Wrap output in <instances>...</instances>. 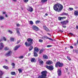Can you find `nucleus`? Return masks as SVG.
Wrapping results in <instances>:
<instances>
[{
  "mask_svg": "<svg viewBox=\"0 0 78 78\" xmlns=\"http://www.w3.org/2000/svg\"><path fill=\"white\" fill-rule=\"evenodd\" d=\"M53 8L56 11L61 12V10L63 9V6L60 3H57L54 6Z\"/></svg>",
  "mask_w": 78,
  "mask_h": 78,
  "instance_id": "1",
  "label": "nucleus"
},
{
  "mask_svg": "<svg viewBox=\"0 0 78 78\" xmlns=\"http://www.w3.org/2000/svg\"><path fill=\"white\" fill-rule=\"evenodd\" d=\"M28 43L27 42H26L25 43V45L26 47H29L33 44V39H31L30 38H29L27 39V40Z\"/></svg>",
  "mask_w": 78,
  "mask_h": 78,
  "instance_id": "2",
  "label": "nucleus"
},
{
  "mask_svg": "<svg viewBox=\"0 0 78 78\" xmlns=\"http://www.w3.org/2000/svg\"><path fill=\"white\" fill-rule=\"evenodd\" d=\"M38 51H39V48H38L37 47H35L34 48V56L37 57V56H38V54L37 53Z\"/></svg>",
  "mask_w": 78,
  "mask_h": 78,
  "instance_id": "3",
  "label": "nucleus"
},
{
  "mask_svg": "<svg viewBox=\"0 0 78 78\" xmlns=\"http://www.w3.org/2000/svg\"><path fill=\"white\" fill-rule=\"evenodd\" d=\"M62 65H63V63L58 62L56 63L55 66L56 67H58V66L59 67H62Z\"/></svg>",
  "mask_w": 78,
  "mask_h": 78,
  "instance_id": "4",
  "label": "nucleus"
},
{
  "mask_svg": "<svg viewBox=\"0 0 78 78\" xmlns=\"http://www.w3.org/2000/svg\"><path fill=\"white\" fill-rule=\"evenodd\" d=\"M46 68L48 69L49 70H53V66H46Z\"/></svg>",
  "mask_w": 78,
  "mask_h": 78,
  "instance_id": "5",
  "label": "nucleus"
},
{
  "mask_svg": "<svg viewBox=\"0 0 78 78\" xmlns=\"http://www.w3.org/2000/svg\"><path fill=\"white\" fill-rule=\"evenodd\" d=\"M68 23H69V21L67 20L64 21H62L61 22V23L62 25H65Z\"/></svg>",
  "mask_w": 78,
  "mask_h": 78,
  "instance_id": "6",
  "label": "nucleus"
},
{
  "mask_svg": "<svg viewBox=\"0 0 78 78\" xmlns=\"http://www.w3.org/2000/svg\"><path fill=\"white\" fill-rule=\"evenodd\" d=\"M32 28L33 30H35V31H38V30H39L38 27L35 26H33Z\"/></svg>",
  "mask_w": 78,
  "mask_h": 78,
  "instance_id": "7",
  "label": "nucleus"
},
{
  "mask_svg": "<svg viewBox=\"0 0 78 78\" xmlns=\"http://www.w3.org/2000/svg\"><path fill=\"white\" fill-rule=\"evenodd\" d=\"M11 53H12V51H8V53L6 54L5 56H9L11 55Z\"/></svg>",
  "mask_w": 78,
  "mask_h": 78,
  "instance_id": "8",
  "label": "nucleus"
},
{
  "mask_svg": "<svg viewBox=\"0 0 78 78\" xmlns=\"http://www.w3.org/2000/svg\"><path fill=\"white\" fill-rule=\"evenodd\" d=\"M58 76H60L61 74H62V73L61 72V69H58L57 71Z\"/></svg>",
  "mask_w": 78,
  "mask_h": 78,
  "instance_id": "9",
  "label": "nucleus"
},
{
  "mask_svg": "<svg viewBox=\"0 0 78 78\" xmlns=\"http://www.w3.org/2000/svg\"><path fill=\"white\" fill-rule=\"evenodd\" d=\"M20 47V45H17L14 48V50L15 51H16Z\"/></svg>",
  "mask_w": 78,
  "mask_h": 78,
  "instance_id": "10",
  "label": "nucleus"
},
{
  "mask_svg": "<svg viewBox=\"0 0 78 78\" xmlns=\"http://www.w3.org/2000/svg\"><path fill=\"white\" fill-rule=\"evenodd\" d=\"M27 10L28 11H30V12H33V9L31 7H29V8L27 9Z\"/></svg>",
  "mask_w": 78,
  "mask_h": 78,
  "instance_id": "11",
  "label": "nucleus"
},
{
  "mask_svg": "<svg viewBox=\"0 0 78 78\" xmlns=\"http://www.w3.org/2000/svg\"><path fill=\"white\" fill-rule=\"evenodd\" d=\"M0 50H2L3 47H4V44L3 43H1L0 44Z\"/></svg>",
  "mask_w": 78,
  "mask_h": 78,
  "instance_id": "12",
  "label": "nucleus"
},
{
  "mask_svg": "<svg viewBox=\"0 0 78 78\" xmlns=\"http://www.w3.org/2000/svg\"><path fill=\"white\" fill-rule=\"evenodd\" d=\"M19 30L20 29H19V28H16V33H17L18 36H20V32H19Z\"/></svg>",
  "mask_w": 78,
  "mask_h": 78,
  "instance_id": "13",
  "label": "nucleus"
},
{
  "mask_svg": "<svg viewBox=\"0 0 78 78\" xmlns=\"http://www.w3.org/2000/svg\"><path fill=\"white\" fill-rule=\"evenodd\" d=\"M53 63L52 61L49 60L46 62V64H48V65H51V64Z\"/></svg>",
  "mask_w": 78,
  "mask_h": 78,
  "instance_id": "14",
  "label": "nucleus"
},
{
  "mask_svg": "<svg viewBox=\"0 0 78 78\" xmlns=\"http://www.w3.org/2000/svg\"><path fill=\"white\" fill-rule=\"evenodd\" d=\"M30 61L32 62H36V60L34 58H31L30 59Z\"/></svg>",
  "mask_w": 78,
  "mask_h": 78,
  "instance_id": "15",
  "label": "nucleus"
},
{
  "mask_svg": "<svg viewBox=\"0 0 78 78\" xmlns=\"http://www.w3.org/2000/svg\"><path fill=\"white\" fill-rule=\"evenodd\" d=\"M43 28L44 30H46V31H48V30H49L48 29V28H47V27H46L43 26Z\"/></svg>",
  "mask_w": 78,
  "mask_h": 78,
  "instance_id": "16",
  "label": "nucleus"
},
{
  "mask_svg": "<svg viewBox=\"0 0 78 78\" xmlns=\"http://www.w3.org/2000/svg\"><path fill=\"white\" fill-rule=\"evenodd\" d=\"M74 15L75 16H78V11H76L74 12Z\"/></svg>",
  "mask_w": 78,
  "mask_h": 78,
  "instance_id": "17",
  "label": "nucleus"
},
{
  "mask_svg": "<svg viewBox=\"0 0 78 78\" xmlns=\"http://www.w3.org/2000/svg\"><path fill=\"white\" fill-rule=\"evenodd\" d=\"M48 38H49L47 37V36H44L42 37V39H48Z\"/></svg>",
  "mask_w": 78,
  "mask_h": 78,
  "instance_id": "18",
  "label": "nucleus"
},
{
  "mask_svg": "<svg viewBox=\"0 0 78 78\" xmlns=\"http://www.w3.org/2000/svg\"><path fill=\"white\" fill-rule=\"evenodd\" d=\"M43 57L44 59H48V57L47 56V55H44Z\"/></svg>",
  "mask_w": 78,
  "mask_h": 78,
  "instance_id": "19",
  "label": "nucleus"
},
{
  "mask_svg": "<svg viewBox=\"0 0 78 78\" xmlns=\"http://www.w3.org/2000/svg\"><path fill=\"white\" fill-rule=\"evenodd\" d=\"M33 48V47L32 46H31L29 48V51H30Z\"/></svg>",
  "mask_w": 78,
  "mask_h": 78,
  "instance_id": "20",
  "label": "nucleus"
},
{
  "mask_svg": "<svg viewBox=\"0 0 78 78\" xmlns=\"http://www.w3.org/2000/svg\"><path fill=\"white\" fill-rule=\"evenodd\" d=\"M3 67L4 69H6V70H8V69H9L8 67L6 66H3Z\"/></svg>",
  "mask_w": 78,
  "mask_h": 78,
  "instance_id": "21",
  "label": "nucleus"
},
{
  "mask_svg": "<svg viewBox=\"0 0 78 78\" xmlns=\"http://www.w3.org/2000/svg\"><path fill=\"white\" fill-rule=\"evenodd\" d=\"M4 19V17L2 16H0V20H2Z\"/></svg>",
  "mask_w": 78,
  "mask_h": 78,
  "instance_id": "22",
  "label": "nucleus"
},
{
  "mask_svg": "<svg viewBox=\"0 0 78 78\" xmlns=\"http://www.w3.org/2000/svg\"><path fill=\"white\" fill-rule=\"evenodd\" d=\"M47 0H41V2L43 3L45 2H47Z\"/></svg>",
  "mask_w": 78,
  "mask_h": 78,
  "instance_id": "23",
  "label": "nucleus"
},
{
  "mask_svg": "<svg viewBox=\"0 0 78 78\" xmlns=\"http://www.w3.org/2000/svg\"><path fill=\"white\" fill-rule=\"evenodd\" d=\"M67 13H62L61 14V16H67Z\"/></svg>",
  "mask_w": 78,
  "mask_h": 78,
  "instance_id": "24",
  "label": "nucleus"
},
{
  "mask_svg": "<svg viewBox=\"0 0 78 78\" xmlns=\"http://www.w3.org/2000/svg\"><path fill=\"white\" fill-rule=\"evenodd\" d=\"M11 66H12L13 67V68H14V66H15V64H14V63L12 62V63L11 64Z\"/></svg>",
  "mask_w": 78,
  "mask_h": 78,
  "instance_id": "25",
  "label": "nucleus"
},
{
  "mask_svg": "<svg viewBox=\"0 0 78 78\" xmlns=\"http://www.w3.org/2000/svg\"><path fill=\"white\" fill-rule=\"evenodd\" d=\"M0 76H2V75H3V73L2 71L0 70Z\"/></svg>",
  "mask_w": 78,
  "mask_h": 78,
  "instance_id": "26",
  "label": "nucleus"
},
{
  "mask_svg": "<svg viewBox=\"0 0 78 78\" xmlns=\"http://www.w3.org/2000/svg\"><path fill=\"white\" fill-rule=\"evenodd\" d=\"M44 51V49H43L41 50L40 51L39 53H40V54H41V53H42V52H43Z\"/></svg>",
  "mask_w": 78,
  "mask_h": 78,
  "instance_id": "27",
  "label": "nucleus"
},
{
  "mask_svg": "<svg viewBox=\"0 0 78 78\" xmlns=\"http://www.w3.org/2000/svg\"><path fill=\"white\" fill-rule=\"evenodd\" d=\"M64 17H59L58 18V19L59 20H61L62 19H63V18Z\"/></svg>",
  "mask_w": 78,
  "mask_h": 78,
  "instance_id": "28",
  "label": "nucleus"
},
{
  "mask_svg": "<svg viewBox=\"0 0 78 78\" xmlns=\"http://www.w3.org/2000/svg\"><path fill=\"white\" fill-rule=\"evenodd\" d=\"M11 74L12 75H14L16 74V72H11Z\"/></svg>",
  "mask_w": 78,
  "mask_h": 78,
  "instance_id": "29",
  "label": "nucleus"
},
{
  "mask_svg": "<svg viewBox=\"0 0 78 78\" xmlns=\"http://www.w3.org/2000/svg\"><path fill=\"white\" fill-rule=\"evenodd\" d=\"M39 63L41 64H44V62L42 60L39 62Z\"/></svg>",
  "mask_w": 78,
  "mask_h": 78,
  "instance_id": "30",
  "label": "nucleus"
},
{
  "mask_svg": "<svg viewBox=\"0 0 78 78\" xmlns=\"http://www.w3.org/2000/svg\"><path fill=\"white\" fill-rule=\"evenodd\" d=\"M14 38H10V41H14Z\"/></svg>",
  "mask_w": 78,
  "mask_h": 78,
  "instance_id": "31",
  "label": "nucleus"
},
{
  "mask_svg": "<svg viewBox=\"0 0 78 78\" xmlns=\"http://www.w3.org/2000/svg\"><path fill=\"white\" fill-rule=\"evenodd\" d=\"M18 71H19V73H22V69H18Z\"/></svg>",
  "mask_w": 78,
  "mask_h": 78,
  "instance_id": "32",
  "label": "nucleus"
},
{
  "mask_svg": "<svg viewBox=\"0 0 78 78\" xmlns=\"http://www.w3.org/2000/svg\"><path fill=\"white\" fill-rule=\"evenodd\" d=\"M19 58L20 59H23V56H21L20 57H19Z\"/></svg>",
  "mask_w": 78,
  "mask_h": 78,
  "instance_id": "33",
  "label": "nucleus"
},
{
  "mask_svg": "<svg viewBox=\"0 0 78 78\" xmlns=\"http://www.w3.org/2000/svg\"><path fill=\"white\" fill-rule=\"evenodd\" d=\"M67 58L68 60H69V61H71V59L70 58V57L69 56H67Z\"/></svg>",
  "mask_w": 78,
  "mask_h": 78,
  "instance_id": "34",
  "label": "nucleus"
},
{
  "mask_svg": "<svg viewBox=\"0 0 78 78\" xmlns=\"http://www.w3.org/2000/svg\"><path fill=\"white\" fill-rule=\"evenodd\" d=\"M30 25H33V22L32 21H30Z\"/></svg>",
  "mask_w": 78,
  "mask_h": 78,
  "instance_id": "35",
  "label": "nucleus"
},
{
  "mask_svg": "<svg viewBox=\"0 0 78 78\" xmlns=\"http://www.w3.org/2000/svg\"><path fill=\"white\" fill-rule=\"evenodd\" d=\"M39 22H40V21L37 20L36 21L35 23H36V24H37V23H39Z\"/></svg>",
  "mask_w": 78,
  "mask_h": 78,
  "instance_id": "36",
  "label": "nucleus"
},
{
  "mask_svg": "<svg viewBox=\"0 0 78 78\" xmlns=\"http://www.w3.org/2000/svg\"><path fill=\"white\" fill-rule=\"evenodd\" d=\"M3 39L4 41H6V38L5 37H3Z\"/></svg>",
  "mask_w": 78,
  "mask_h": 78,
  "instance_id": "37",
  "label": "nucleus"
},
{
  "mask_svg": "<svg viewBox=\"0 0 78 78\" xmlns=\"http://www.w3.org/2000/svg\"><path fill=\"white\" fill-rule=\"evenodd\" d=\"M23 1L25 3H27L28 2V0H23Z\"/></svg>",
  "mask_w": 78,
  "mask_h": 78,
  "instance_id": "38",
  "label": "nucleus"
},
{
  "mask_svg": "<svg viewBox=\"0 0 78 78\" xmlns=\"http://www.w3.org/2000/svg\"><path fill=\"white\" fill-rule=\"evenodd\" d=\"M4 50H9V48L6 47L4 48Z\"/></svg>",
  "mask_w": 78,
  "mask_h": 78,
  "instance_id": "39",
  "label": "nucleus"
},
{
  "mask_svg": "<svg viewBox=\"0 0 78 78\" xmlns=\"http://www.w3.org/2000/svg\"><path fill=\"white\" fill-rule=\"evenodd\" d=\"M39 41L40 42H43V40H42L39 39Z\"/></svg>",
  "mask_w": 78,
  "mask_h": 78,
  "instance_id": "40",
  "label": "nucleus"
},
{
  "mask_svg": "<svg viewBox=\"0 0 78 78\" xmlns=\"http://www.w3.org/2000/svg\"><path fill=\"white\" fill-rule=\"evenodd\" d=\"M52 46L51 45H47V47H51Z\"/></svg>",
  "mask_w": 78,
  "mask_h": 78,
  "instance_id": "41",
  "label": "nucleus"
},
{
  "mask_svg": "<svg viewBox=\"0 0 78 78\" xmlns=\"http://www.w3.org/2000/svg\"><path fill=\"white\" fill-rule=\"evenodd\" d=\"M16 26L17 27H20V25L19 24H16Z\"/></svg>",
  "mask_w": 78,
  "mask_h": 78,
  "instance_id": "42",
  "label": "nucleus"
},
{
  "mask_svg": "<svg viewBox=\"0 0 78 78\" xmlns=\"http://www.w3.org/2000/svg\"><path fill=\"white\" fill-rule=\"evenodd\" d=\"M9 32L10 34H12V32L10 30H9Z\"/></svg>",
  "mask_w": 78,
  "mask_h": 78,
  "instance_id": "43",
  "label": "nucleus"
},
{
  "mask_svg": "<svg viewBox=\"0 0 78 78\" xmlns=\"http://www.w3.org/2000/svg\"><path fill=\"white\" fill-rule=\"evenodd\" d=\"M69 34H70L71 36H73V34L72 33H69Z\"/></svg>",
  "mask_w": 78,
  "mask_h": 78,
  "instance_id": "44",
  "label": "nucleus"
},
{
  "mask_svg": "<svg viewBox=\"0 0 78 78\" xmlns=\"http://www.w3.org/2000/svg\"><path fill=\"white\" fill-rule=\"evenodd\" d=\"M69 9H70V11H72L73 10V8H69Z\"/></svg>",
  "mask_w": 78,
  "mask_h": 78,
  "instance_id": "45",
  "label": "nucleus"
},
{
  "mask_svg": "<svg viewBox=\"0 0 78 78\" xmlns=\"http://www.w3.org/2000/svg\"><path fill=\"white\" fill-rule=\"evenodd\" d=\"M48 39H49V40H51V41H53V40L49 38H48Z\"/></svg>",
  "mask_w": 78,
  "mask_h": 78,
  "instance_id": "46",
  "label": "nucleus"
},
{
  "mask_svg": "<svg viewBox=\"0 0 78 78\" xmlns=\"http://www.w3.org/2000/svg\"><path fill=\"white\" fill-rule=\"evenodd\" d=\"M20 42V40H19L17 41L16 44H19V42Z\"/></svg>",
  "mask_w": 78,
  "mask_h": 78,
  "instance_id": "47",
  "label": "nucleus"
},
{
  "mask_svg": "<svg viewBox=\"0 0 78 78\" xmlns=\"http://www.w3.org/2000/svg\"><path fill=\"white\" fill-rule=\"evenodd\" d=\"M38 61L39 62H40V61H41V59L38 58Z\"/></svg>",
  "mask_w": 78,
  "mask_h": 78,
  "instance_id": "48",
  "label": "nucleus"
},
{
  "mask_svg": "<svg viewBox=\"0 0 78 78\" xmlns=\"http://www.w3.org/2000/svg\"><path fill=\"white\" fill-rule=\"evenodd\" d=\"M59 31L61 32V33H62L63 32V31L61 30H60Z\"/></svg>",
  "mask_w": 78,
  "mask_h": 78,
  "instance_id": "49",
  "label": "nucleus"
},
{
  "mask_svg": "<svg viewBox=\"0 0 78 78\" xmlns=\"http://www.w3.org/2000/svg\"><path fill=\"white\" fill-rule=\"evenodd\" d=\"M70 48H73V46H70Z\"/></svg>",
  "mask_w": 78,
  "mask_h": 78,
  "instance_id": "50",
  "label": "nucleus"
},
{
  "mask_svg": "<svg viewBox=\"0 0 78 78\" xmlns=\"http://www.w3.org/2000/svg\"><path fill=\"white\" fill-rule=\"evenodd\" d=\"M77 43H74V45L75 46H76L77 45Z\"/></svg>",
  "mask_w": 78,
  "mask_h": 78,
  "instance_id": "51",
  "label": "nucleus"
},
{
  "mask_svg": "<svg viewBox=\"0 0 78 78\" xmlns=\"http://www.w3.org/2000/svg\"><path fill=\"white\" fill-rule=\"evenodd\" d=\"M76 53H78V50H76Z\"/></svg>",
  "mask_w": 78,
  "mask_h": 78,
  "instance_id": "52",
  "label": "nucleus"
},
{
  "mask_svg": "<svg viewBox=\"0 0 78 78\" xmlns=\"http://www.w3.org/2000/svg\"><path fill=\"white\" fill-rule=\"evenodd\" d=\"M76 29H78V26H76Z\"/></svg>",
  "mask_w": 78,
  "mask_h": 78,
  "instance_id": "53",
  "label": "nucleus"
},
{
  "mask_svg": "<svg viewBox=\"0 0 78 78\" xmlns=\"http://www.w3.org/2000/svg\"><path fill=\"white\" fill-rule=\"evenodd\" d=\"M63 28H66V26H63Z\"/></svg>",
  "mask_w": 78,
  "mask_h": 78,
  "instance_id": "54",
  "label": "nucleus"
},
{
  "mask_svg": "<svg viewBox=\"0 0 78 78\" xmlns=\"http://www.w3.org/2000/svg\"><path fill=\"white\" fill-rule=\"evenodd\" d=\"M6 14V12H3V14Z\"/></svg>",
  "mask_w": 78,
  "mask_h": 78,
  "instance_id": "55",
  "label": "nucleus"
},
{
  "mask_svg": "<svg viewBox=\"0 0 78 78\" xmlns=\"http://www.w3.org/2000/svg\"><path fill=\"white\" fill-rule=\"evenodd\" d=\"M45 15L46 16H48V14L47 13H46Z\"/></svg>",
  "mask_w": 78,
  "mask_h": 78,
  "instance_id": "56",
  "label": "nucleus"
},
{
  "mask_svg": "<svg viewBox=\"0 0 78 78\" xmlns=\"http://www.w3.org/2000/svg\"><path fill=\"white\" fill-rule=\"evenodd\" d=\"M5 17H8V15L6 14V15H5Z\"/></svg>",
  "mask_w": 78,
  "mask_h": 78,
  "instance_id": "57",
  "label": "nucleus"
},
{
  "mask_svg": "<svg viewBox=\"0 0 78 78\" xmlns=\"http://www.w3.org/2000/svg\"><path fill=\"white\" fill-rule=\"evenodd\" d=\"M48 35H49L50 36H51V35H50V34H49V33H48Z\"/></svg>",
  "mask_w": 78,
  "mask_h": 78,
  "instance_id": "58",
  "label": "nucleus"
},
{
  "mask_svg": "<svg viewBox=\"0 0 78 78\" xmlns=\"http://www.w3.org/2000/svg\"><path fill=\"white\" fill-rule=\"evenodd\" d=\"M66 71L67 72V71H68V69H67L66 68Z\"/></svg>",
  "mask_w": 78,
  "mask_h": 78,
  "instance_id": "59",
  "label": "nucleus"
},
{
  "mask_svg": "<svg viewBox=\"0 0 78 78\" xmlns=\"http://www.w3.org/2000/svg\"><path fill=\"white\" fill-rule=\"evenodd\" d=\"M30 55H31V53H29L28 54V56H30Z\"/></svg>",
  "mask_w": 78,
  "mask_h": 78,
  "instance_id": "60",
  "label": "nucleus"
},
{
  "mask_svg": "<svg viewBox=\"0 0 78 78\" xmlns=\"http://www.w3.org/2000/svg\"><path fill=\"white\" fill-rule=\"evenodd\" d=\"M13 1H14L15 2H16V0H12Z\"/></svg>",
  "mask_w": 78,
  "mask_h": 78,
  "instance_id": "61",
  "label": "nucleus"
},
{
  "mask_svg": "<svg viewBox=\"0 0 78 78\" xmlns=\"http://www.w3.org/2000/svg\"><path fill=\"white\" fill-rule=\"evenodd\" d=\"M5 61H6V62H8V60L7 59H5Z\"/></svg>",
  "mask_w": 78,
  "mask_h": 78,
  "instance_id": "62",
  "label": "nucleus"
},
{
  "mask_svg": "<svg viewBox=\"0 0 78 78\" xmlns=\"http://www.w3.org/2000/svg\"><path fill=\"white\" fill-rule=\"evenodd\" d=\"M44 17H46V15H44Z\"/></svg>",
  "mask_w": 78,
  "mask_h": 78,
  "instance_id": "63",
  "label": "nucleus"
},
{
  "mask_svg": "<svg viewBox=\"0 0 78 78\" xmlns=\"http://www.w3.org/2000/svg\"><path fill=\"white\" fill-rule=\"evenodd\" d=\"M5 78H9V77H6Z\"/></svg>",
  "mask_w": 78,
  "mask_h": 78,
  "instance_id": "64",
  "label": "nucleus"
}]
</instances>
